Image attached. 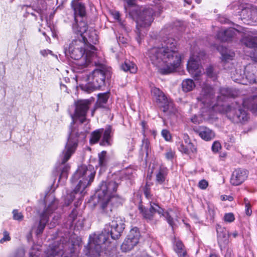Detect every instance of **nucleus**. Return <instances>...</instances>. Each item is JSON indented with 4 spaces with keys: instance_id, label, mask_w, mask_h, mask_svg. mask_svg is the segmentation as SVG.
Wrapping results in <instances>:
<instances>
[{
    "instance_id": "43",
    "label": "nucleus",
    "mask_w": 257,
    "mask_h": 257,
    "mask_svg": "<svg viewBox=\"0 0 257 257\" xmlns=\"http://www.w3.org/2000/svg\"><path fill=\"white\" fill-rule=\"evenodd\" d=\"M78 212L76 208H73L69 215V220L73 223L76 219Z\"/></svg>"
},
{
    "instance_id": "19",
    "label": "nucleus",
    "mask_w": 257,
    "mask_h": 257,
    "mask_svg": "<svg viewBox=\"0 0 257 257\" xmlns=\"http://www.w3.org/2000/svg\"><path fill=\"white\" fill-rule=\"evenodd\" d=\"M238 30L230 28L227 29H221L216 35L217 38L221 41L225 42L229 41L234 36L239 33Z\"/></svg>"
},
{
    "instance_id": "45",
    "label": "nucleus",
    "mask_w": 257,
    "mask_h": 257,
    "mask_svg": "<svg viewBox=\"0 0 257 257\" xmlns=\"http://www.w3.org/2000/svg\"><path fill=\"white\" fill-rule=\"evenodd\" d=\"M206 74L208 77L213 79L216 78V74L213 72V69L212 66H209L206 69Z\"/></svg>"
},
{
    "instance_id": "7",
    "label": "nucleus",
    "mask_w": 257,
    "mask_h": 257,
    "mask_svg": "<svg viewBox=\"0 0 257 257\" xmlns=\"http://www.w3.org/2000/svg\"><path fill=\"white\" fill-rule=\"evenodd\" d=\"M154 11L150 7L136 8L130 13L131 16L136 23V33L138 38L141 39L146 33V29L149 27L153 22ZM139 42V40L138 39Z\"/></svg>"
},
{
    "instance_id": "6",
    "label": "nucleus",
    "mask_w": 257,
    "mask_h": 257,
    "mask_svg": "<svg viewBox=\"0 0 257 257\" xmlns=\"http://www.w3.org/2000/svg\"><path fill=\"white\" fill-rule=\"evenodd\" d=\"M96 68L88 75V82L81 85V89L88 93L99 89L110 82L111 68L101 64H96Z\"/></svg>"
},
{
    "instance_id": "63",
    "label": "nucleus",
    "mask_w": 257,
    "mask_h": 257,
    "mask_svg": "<svg viewBox=\"0 0 257 257\" xmlns=\"http://www.w3.org/2000/svg\"><path fill=\"white\" fill-rule=\"evenodd\" d=\"M42 34L46 37V40L48 41V39L50 40V38L46 35L45 32H43Z\"/></svg>"
},
{
    "instance_id": "37",
    "label": "nucleus",
    "mask_w": 257,
    "mask_h": 257,
    "mask_svg": "<svg viewBox=\"0 0 257 257\" xmlns=\"http://www.w3.org/2000/svg\"><path fill=\"white\" fill-rule=\"evenodd\" d=\"M113 19L116 20V21L118 23L119 25L124 31L126 30L124 22L121 21V19L120 18L119 13L118 12H115L114 13H113Z\"/></svg>"
},
{
    "instance_id": "23",
    "label": "nucleus",
    "mask_w": 257,
    "mask_h": 257,
    "mask_svg": "<svg viewBox=\"0 0 257 257\" xmlns=\"http://www.w3.org/2000/svg\"><path fill=\"white\" fill-rule=\"evenodd\" d=\"M187 69L189 72L194 77L197 78L200 76L201 73L198 62L191 57L187 63Z\"/></svg>"
},
{
    "instance_id": "10",
    "label": "nucleus",
    "mask_w": 257,
    "mask_h": 257,
    "mask_svg": "<svg viewBox=\"0 0 257 257\" xmlns=\"http://www.w3.org/2000/svg\"><path fill=\"white\" fill-rule=\"evenodd\" d=\"M71 7L74 12L75 20V23L72 26L73 32H85L88 29L85 4L82 0H72Z\"/></svg>"
},
{
    "instance_id": "14",
    "label": "nucleus",
    "mask_w": 257,
    "mask_h": 257,
    "mask_svg": "<svg viewBox=\"0 0 257 257\" xmlns=\"http://www.w3.org/2000/svg\"><path fill=\"white\" fill-rule=\"evenodd\" d=\"M76 37L80 39V41L85 43V46L91 50H96L94 45L98 42V37L95 31L88 30V29L85 32H73Z\"/></svg>"
},
{
    "instance_id": "48",
    "label": "nucleus",
    "mask_w": 257,
    "mask_h": 257,
    "mask_svg": "<svg viewBox=\"0 0 257 257\" xmlns=\"http://www.w3.org/2000/svg\"><path fill=\"white\" fill-rule=\"evenodd\" d=\"M151 92H152V94L156 98L157 97L159 96V95L160 94H162V91L160 89H159L157 87H154V88H152Z\"/></svg>"
},
{
    "instance_id": "61",
    "label": "nucleus",
    "mask_w": 257,
    "mask_h": 257,
    "mask_svg": "<svg viewBox=\"0 0 257 257\" xmlns=\"http://www.w3.org/2000/svg\"><path fill=\"white\" fill-rule=\"evenodd\" d=\"M40 53L43 56H46L48 55V50H42V51H41Z\"/></svg>"
},
{
    "instance_id": "46",
    "label": "nucleus",
    "mask_w": 257,
    "mask_h": 257,
    "mask_svg": "<svg viewBox=\"0 0 257 257\" xmlns=\"http://www.w3.org/2000/svg\"><path fill=\"white\" fill-rule=\"evenodd\" d=\"M175 154V152L171 149H170L165 153V157L168 160H172L174 157Z\"/></svg>"
},
{
    "instance_id": "55",
    "label": "nucleus",
    "mask_w": 257,
    "mask_h": 257,
    "mask_svg": "<svg viewBox=\"0 0 257 257\" xmlns=\"http://www.w3.org/2000/svg\"><path fill=\"white\" fill-rule=\"evenodd\" d=\"M149 142L146 139H144L143 140V143H142V147H144V148L146 150H148V149H149Z\"/></svg>"
},
{
    "instance_id": "41",
    "label": "nucleus",
    "mask_w": 257,
    "mask_h": 257,
    "mask_svg": "<svg viewBox=\"0 0 257 257\" xmlns=\"http://www.w3.org/2000/svg\"><path fill=\"white\" fill-rule=\"evenodd\" d=\"M244 205H245V213L247 216H250L252 213V210L251 209V205L247 198L244 199Z\"/></svg>"
},
{
    "instance_id": "20",
    "label": "nucleus",
    "mask_w": 257,
    "mask_h": 257,
    "mask_svg": "<svg viewBox=\"0 0 257 257\" xmlns=\"http://www.w3.org/2000/svg\"><path fill=\"white\" fill-rule=\"evenodd\" d=\"M157 101L160 103L163 108L164 112H172L174 111V104L172 101L168 98L162 92V94L156 98Z\"/></svg>"
},
{
    "instance_id": "39",
    "label": "nucleus",
    "mask_w": 257,
    "mask_h": 257,
    "mask_svg": "<svg viewBox=\"0 0 257 257\" xmlns=\"http://www.w3.org/2000/svg\"><path fill=\"white\" fill-rule=\"evenodd\" d=\"M123 201L124 200L121 197L113 193V206H119L122 204Z\"/></svg>"
},
{
    "instance_id": "38",
    "label": "nucleus",
    "mask_w": 257,
    "mask_h": 257,
    "mask_svg": "<svg viewBox=\"0 0 257 257\" xmlns=\"http://www.w3.org/2000/svg\"><path fill=\"white\" fill-rule=\"evenodd\" d=\"M13 219L15 220L21 221L24 219V215L22 212H19L18 209H14L12 212Z\"/></svg>"
},
{
    "instance_id": "21",
    "label": "nucleus",
    "mask_w": 257,
    "mask_h": 257,
    "mask_svg": "<svg viewBox=\"0 0 257 257\" xmlns=\"http://www.w3.org/2000/svg\"><path fill=\"white\" fill-rule=\"evenodd\" d=\"M124 221L120 217H117L113 220V239L120 236L124 229Z\"/></svg>"
},
{
    "instance_id": "26",
    "label": "nucleus",
    "mask_w": 257,
    "mask_h": 257,
    "mask_svg": "<svg viewBox=\"0 0 257 257\" xmlns=\"http://www.w3.org/2000/svg\"><path fill=\"white\" fill-rule=\"evenodd\" d=\"M45 213L46 212H42L40 214V220L36 230V234L37 236L42 234L49 221L48 216L46 215Z\"/></svg>"
},
{
    "instance_id": "50",
    "label": "nucleus",
    "mask_w": 257,
    "mask_h": 257,
    "mask_svg": "<svg viewBox=\"0 0 257 257\" xmlns=\"http://www.w3.org/2000/svg\"><path fill=\"white\" fill-rule=\"evenodd\" d=\"M187 149V145H184L183 143H180L178 146L179 150L185 154H188V150Z\"/></svg>"
},
{
    "instance_id": "4",
    "label": "nucleus",
    "mask_w": 257,
    "mask_h": 257,
    "mask_svg": "<svg viewBox=\"0 0 257 257\" xmlns=\"http://www.w3.org/2000/svg\"><path fill=\"white\" fill-rule=\"evenodd\" d=\"M112 225H105L100 234H90L88 243L83 248L87 257H111L112 253Z\"/></svg>"
},
{
    "instance_id": "18",
    "label": "nucleus",
    "mask_w": 257,
    "mask_h": 257,
    "mask_svg": "<svg viewBox=\"0 0 257 257\" xmlns=\"http://www.w3.org/2000/svg\"><path fill=\"white\" fill-rule=\"evenodd\" d=\"M240 15L243 16L244 19H246L251 25L257 24V8L251 7H247L241 12Z\"/></svg>"
},
{
    "instance_id": "49",
    "label": "nucleus",
    "mask_w": 257,
    "mask_h": 257,
    "mask_svg": "<svg viewBox=\"0 0 257 257\" xmlns=\"http://www.w3.org/2000/svg\"><path fill=\"white\" fill-rule=\"evenodd\" d=\"M221 149V145L219 142L215 141L212 146V150L214 152H217Z\"/></svg>"
},
{
    "instance_id": "28",
    "label": "nucleus",
    "mask_w": 257,
    "mask_h": 257,
    "mask_svg": "<svg viewBox=\"0 0 257 257\" xmlns=\"http://www.w3.org/2000/svg\"><path fill=\"white\" fill-rule=\"evenodd\" d=\"M110 158L107 155L106 151H103L98 154V164L102 169H105L108 166Z\"/></svg>"
},
{
    "instance_id": "32",
    "label": "nucleus",
    "mask_w": 257,
    "mask_h": 257,
    "mask_svg": "<svg viewBox=\"0 0 257 257\" xmlns=\"http://www.w3.org/2000/svg\"><path fill=\"white\" fill-rule=\"evenodd\" d=\"M137 244L135 240L133 241L126 238L121 245V249L122 251L127 252L132 250Z\"/></svg>"
},
{
    "instance_id": "22",
    "label": "nucleus",
    "mask_w": 257,
    "mask_h": 257,
    "mask_svg": "<svg viewBox=\"0 0 257 257\" xmlns=\"http://www.w3.org/2000/svg\"><path fill=\"white\" fill-rule=\"evenodd\" d=\"M195 132L199 135L203 140L208 141L215 137L214 133L210 128L201 126L195 130Z\"/></svg>"
},
{
    "instance_id": "62",
    "label": "nucleus",
    "mask_w": 257,
    "mask_h": 257,
    "mask_svg": "<svg viewBox=\"0 0 257 257\" xmlns=\"http://www.w3.org/2000/svg\"><path fill=\"white\" fill-rule=\"evenodd\" d=\"M141 125H142V126L143 129L144 130V129H145V125H146V122H145V121H142V122H141Z\"/></svg>"
},
{
    "instance_id": "16",
    "label": "nucleus",
    "mask_w": 257,
    "mask_h": 257,
    "mask_svg": "<svg viewBox=\"0 0 257 257\" xmlns=\"http://www.w3.org/2000/svg\"><path fill=\"white\" fill-rule=\"evenodd\" d=\"M248 173L245 169H237L232 173L230 182L233 186L241 184L247 178Z\"/></svg>"
},
{
    "instance_id": "59",
    "label": "nucleus",
    "mask_w": 257,
    "mask_h": 257,
    "mask_svg": "<svg viewBox=\"0 0 257 257\" xmlns=\"http://www.w3.org/2000/svg\"><path fill=\"white\" fill-rule=\"evenodd\" d=\"M60 86L61 90H64L65 92H67V88L66 85L62 84V82H61Z\"/></svg>"
},
{
    "instance_id": "13",
    "label": "nucleus",
    "mask_w": 257,
    "mask_h": 257,
    "mask_svg": "<svg viewBox=\"0 0 257 257\" xmlns=\"http://www.w3.org/2000/svg\"><path fill=\"white\" fill-rule=\"evenodd\" d=\"M111 132L112 127L110 125H107L105 128H99L93 131L90 135L89 144L93 145L99 142L100 146H110V140Z\"/></svg>"
},
{
    "instance_id": "54",
    "label": "nucleus",
    "mask_w": 257,
    "mask_h": 257,
    "mask_svg": "<svg viewBox=\"0 0 257 257\" xmlns=\"http://www.w3.org/2000/svg\"><path fill=\"white\" fill-rule=\"evenodd\" d=\"M117 41L118 43L125 44L126 43L127 40L126 38H124L123 37H121L120 36L117 38Z\"/></svg>"
},
{
    "instance_id": "31",
    "label": "nucleus",
    "mask_w": 257,
    "mask_h": 257,
    "mask_svg": "<svg viewBox=\"0 0 257 257\" xmlns=\"http://www.w3.org/2000/svg\"><path fill=\"white\" fill-rule=\"evenodd\" d=\"M174 248L179 257H186V251L184 245L181 241H176Z\"/></svg>"
},
{
    "instance_id": "3",
    "label": "nucleus",
    "mask_w": 257,
    "mask_h": 257,
    "mask_svg": "<svg viewBox=\"0 0 257 257\" xmlns=\"http://www.w3.org/2000/svg\"><path fill=\"white\" fill-rule=\"evenodd\" d=\"M213 88L209 85L205 84L202 87L200 96L197 97L198 103L203 104L204 107L212 108L214 111L225 114L230 121L234 123H243L248 119L247 111L241 105L242 103L237 102H232L230 104H212V99L214 95Z\"/></svg>"
},
{
    "instance_id": "2",
    "label": "nucleus",
    "mask_w": 257,
    "mask_h": 257,
    "mask_svg": "<svg viewBox=\"0 0 257 257\" xmlns=\"http://www.w3.org/2000/svg\"><path fill=\"white\" fill-rule=\"evenodd\" d=\"M160 44L148 51V56L152 63L158 68L162 74L174 72L179 66L181 57L178 51L176 41L172 38L163 37Z\"/></svg>"
},
{
    "instance_id": "36",
    "label": "nucleus",
    "mask_w": 257,
    "mask_h": 257,
    "mask_svg": "<svg viewBox=\"0 0 257 257\" xmlns=\"http://www.w3.org/2000/svg\"><path fill=\"white\" fill-rule=\"evenodd\" d=\"M184 140L185 143L187 145V150H188V154H189L190 153H195L196 151V149L195 148L193 144L190 142L189 140L188 136L187 135L184 136Z\"/></svg>"
},
{
    "instance_id": "12",
    "label": "nucleus",
    "mask_w": 257,
    "mask_h": 257,
    "mask_svg": "<svg viewBox=\"0 0 257 257\" xmlns=\"http://www.w3.org/2000/svg\"><path fill=\"white\" fill-rule=\"evenodd\" d=\"M144 217L149 220H151L156 213L159 215L164 216L168 224L172 228L175 225L174 221L177 220L179 217V213L176 210L169 209L166 212H164V210L158 204L150 202V208L149 210H142Z\"/></svg>"
},
{
    "instance_id": "52",
    "label": "nucleus",
    "mask_w": 257,
    "mask_h": 257,
    "mask_svg": "<svg viewBox=\"0 0 257 257\" xmlns=\"http://www.w3.org/2000/svg\"><path fill=\"white\" fill-rule=\"evenodd\" d=\"M12 257H25V252L22 250H18Z\"/></svg>"
},
{
    "instance_id": "44",
    "label": "nucleus",
    "mask_w": 257,
    "mask_h": 257,
    "mask_svg": "<svg viewBox=\"0 0 257 257\" xmlns=\"http://www.w3.org/2000/svg\"><path fill=\"white\" fill-rule=\"evenodd\" d=\"M3 237L0 239L1 243H3L5 242L10 241L11 240L10 233L8 231L5 230L3 232Z\"/></svg>"
},
{
    "instance_id": "29",
    "label": "nucleus",
    "mask_w": 257,
    "mask_h": 257,
    "mask_svg": "<svg viewBox=\"0 0 257 257\" xmlns=\"http://www.w3.org/2000/svg\"><path fill=\"white\" fill-rule=\"evenodd\" d=\"M218 50L220 52L222 60L224 62H227L231 60L235 56V53L233 51L228 50L226 48H221V50L220 48H218Z\"/></svg>"
},
{
    "instance_id": "5",
    "label": "nucleus",
    "mask_w": 257,
    "mask_h": 257,
    "mask_svg": "<svg viewBox=\"0 0 257 257\" xmlns=\"http://www.w3.org/2000/svg\"><path fill=\"white\" fill-rule=\"evenodd\" d=\"M96 172L92 166L85 165L78 166L72 175L70 181L72 184L76 185L74 189L66 197L67 204H70L75 198L80 199L85 194V189L93 181Z\"/></svg>"
},
{
    "instance_id": "24",
    "label": "nucleus",
    "mask_w": 257,
    "mask_h": 257,
    "mask_svg": "<svg viewBox=\"0 0 257 257\" xmlns=\"http://www.w3.org/2000/svg\"><path fill=\"white\" fill-rule=\"evenodd\" d=\"M109 93L107 92L100 93L98 95V99L93 109L91 110V115L93 116L96 109L99 108H105V104L107 102Z\"/></svg>"
},
{
    "instance_id": "9",
    "label": "nucleus",
    "mask_w": 257,
    "mask_h": 257,
    "mask_svg": "<svg viewBox=\"0 0 257 257\" xmlns=\"http://www.w3.org/2000/svg\"><path fill=\"white\" fill-rule=\"evenodd\" d=\"M75 242L63 239L50 244L46 251V257H72L75 252Z\"/></svg>"
},
{
    "instance_id": "64",
    "label": "nucleus",
    "mask_w": 257,
    "mask_h": 257,
    "mask_svg": "<svg viewBox=\"0 0 257 257\" xmlns=\"http://www.w3.org/2000/svg\"><path fill=\"white\" fill-rule=\"evenodd\" d=\"M209 257H217L215 254L211 253L210 254Z\"/></svg>"
},
{
    "instance_id": "11",
    "label": "nucleus",
    "mask_w": 257,
    "mask_h": 257,
    "mask_svg": "<svg viewBox=\"0 0 257 257\" xmlns=\"http://www.w3.org/2000/svg\"><path fill=\"white\" fill-rule=\"evenodd\" d=\"M72 42L69 44L68 49H64V53L66 56L70 57L75 60H81L78 62V65L82 67L86 66V56H84L85 52V43L81 42L80 39L75 37Z\"/></svg>"
},
{
    "instance_id": "57",
    "label": "nucleus",
    "mask_w": 257,
    "mask_h": 257,
    "mask_svg": "<svg viewBox=\"0 0 257 257\" xmlns=\"http://www.w3.org/2000/svg\"><path fill=\"white\" fill-rule=\"evenodd\" d=\"M208 213L209 214L210 218L213 219L215 214L214 210L213 209L208 207Z\"/></svg>"
},
{
    "instance_id": "30",
    "label": "nucleus",
    "mask_w": 257,
    "mask_h": 257,
    "mask_svg": "<svg viewBox=\"0 0 257 257\" xmlns=\"http://www.w3.org/2000/svg\"><path fill=\"white\" fill-rule=\"evenodd\" d=\"M219 92L222 96L227 97H235L238 94V91L236 90L225 87L221 88Z\"/></svg>"
},
{
    "instance_id": "15",
    "label": "nucleus",
    "mask_w": 257,
    "mask_h": 257,
    "mask_svg": "<svg viewBox=\"0 0 257 257\" xmlns=\"http://www.w3.org/2000/svg\"><path fill=\"white\" fill-rule=\"evenodd\" d=\"M256 73V66L253 64H248L244 68L242 80H241L239 82L245 85H247L248 83H257Z\"/></svg>"
},
{
    "instance_id": "8",
    "label": "nucleus",
    "mask_w": 257,
    "mask_h": 257,
    "mask_svg": "<svg viewBox=\"0 0 257 257\" xmlns=\"http://www.w3.org/2000/svg\"><path fill=\"white\" fill-rule=\"evenodd\" d=\"M92 199L96 198L102 212L109 214L112 210V184L110 181H102Z\"/></svg>"
},
{
    "instance_id": "34",
    "label": "nucleus",
    "mask_w": 257,
    "mask_h": 257,
    "mask_svg": "<svg viewBox=\"0 0 257 257\" xmlns=\"http://www.w3.org/2000/svg\"><path fill=\"white\" fill-rule=\"evenodd\" d=\"M140 236V234L139 229L137 227H134L130 231L126 238L133 241L135 240L136 241V243L138 244Z\"/></svg>"
},
{
    "instance_id": "1",
    "label": "nucleus",
    "mask_w": 257,
    "mask_h": 257,
    "mask_svg": "<svg viewBox=\"0 0 257 257\" xmlns=\"http://www.w3.org/2000/svg\"><path fill=\"white\" fill-rule=\"evenodd\" d=\"M92 101L91 99L78 100L75 103L74 113L71 114L72 121L69 126L67 142L64 149L60 155V160L52 172L54 183L57 177L59 182L60 180L65 181L68 178L70 166L66 162L75 152L79 138H82L84 139L86 137L85 134L83 132H79L78 126L75 125V121L78 119L80 124H82L86 120V114Z\"/></svg>"
},
{
    "instance_id": "47",
    "label": "nucleus",
    "mask_w": 257,
    "mask_h": 257,
    "mask_svg": "<svg viewBox=\"0 0 257 257\" xmlns=\"http://www.w3.org/2000/svg\"><path fill=\"white\" fill-rule=\"evenodd\" d=\"M144 193L147 198H150L151 197V192H150V185L148 184V183H147L146 184L145 186L144 187Z\"/></svg>"
},
{
    "instance_id": "42",
    "label": "nucleus",
    "mask_w": 257,
    "mask_h": 257,
    "mask_svg": "<svg viewBox=\"0 0 257 257\" xmlns=\"http://www.w3.org/2000/svg\"><path fill=\"white\" fill-rule=\"evenodd\" d=\"M161 135L166 141H170L172 139L171 134L167 130H163L161 132Z\"/></svg>"
},
{
    "instance_id": "60",
    "label": "nucleus",
    "mask_w": 257,
    "mask_h": 257,
    "mask_svg": "<svg viewBox=\"0 0 257 257\" xmlns=\"http://www.w3.org/2000/svg\"><path fill=\"white\" fill-rule=\"evenodd\" d=\"M224 257H232L231 250H228L225 253Z\"/></svg>"
},
{
    "instance_id": "51",
    "label": "nucleus",
    "mask_w": 257,
    "mask_h": 257,
    "mask_svg": "<svg viewBox=\"0 0 257 257\" xmlns=\"http://www.w3.org/2000/svg\"><path fill=\"white\" fill-rule=\"evenodd\" d=\"M208 185V182L205 180H201L199 181L198 186L201 189H205Z\"/></svg>"
},
{
    "instance_id": "56",
    "label": "nucleus",
    "mask_w": 257,
    "mask_h": 257,
    "mask_svg": "<svg viewBox=\"0 0 257 257\" xmlns=\"http://www.w3.org/2000/svg\"><path fill=\"white\" fill-rule=\"evenodd\" d=\"M38 255L37 254V251L35 250L33 248L29 252V257H38Z\"/></svg>"
},
{
    "instance_id": "58",
    "label": "nucleus",
    "mask_w": 257,
    "mask_h": 257,
    "mask_svg": "<svg viewBox=\"0 0 257 257\" xmlns=\"http://www.w3.org/2000/svg\"><path fill=\"white\" fill-rule=\"evenodd\" d=\"M125 2L129 6H134L136 4V0H125Z\"/></svg>"
},
{
    "instance_id": "40",
    "label": "nucleus",
    "mask_w": 257,
    "mask_h": 257,
    "mask_svg": "<svg viewBox=\"0 0 257 257\" xmlns=\"http://www.w3.org/2000/svg\"><path fill=\"white\" fill-rule=\"evenodd\" d=\"M223 219L225 222H228V223H231L235 220V217L233 213H225Z\"/></svg>"
},
{
    "instance_id": "17",
    "label": "nucleus",
    "mask_w": 257,
    "mask_h": 257,
    "mask_svg": "<svg viewBox=\"0 0 257 257\" xmlns=\"http://www.w3.org/2000/svg\"><path fill=\"white\" fill-rule=\"evenodd\" d=\"M216 228L217 233L218 242L222 249V248H225L229 242V232L225 227H222L220 225H217Z\"/></svg>"
},
{
    "instance_id": "53",
    "label": "nucleus",
    "mask_w": 257,
    "mask_h": 257,
    "mask_svg": "<svg viewBox=\"0 0 257 257\" xmlns=\"http://www.w3.org/2000/svg\"><path fill=\"white\" fill-rule=\"evenodd\" d=\"M121 174L123 175H126L125 177L128 179H130V175H131L133 174V171L131 169H129L126 170L122 171L121 172Z\"/></svg>"
},
{
    "instance_id": "25",
    "label": "nucleus",
    "mask_w": 257,
    "mask_h": 257,
    "mask_svg": "<svg viewBox=\"0 0 257 257\" xmlns=\"http://www.w3.org/2000/svg\"><path fill=\"white\" fill-rule=\"evenodd\" d=\"M168 174V169L164 166H161L156 173V183L163 184L164 183Z\"/></svg>"
},
{
    "instance_id": "27",
    "label": "nucleus",
    "mask_w": 257,
    "mask_h": 257,
    "mask_svg": "<svg viewBox=\"0 0 257 257\" xmlns=\"http://www.w3.org/2000/svg\"><path fill=\"white\" fill-rule=\"evenodd\" d=\"M120 67L124 72L129 71L131 73H136L138 69L136 65L134 63L127 60H125L123 63H122Z\"/></svg>"
},
{
    "instance_id": "35",
    "label": "nucleus",
    "mask_w": 257,
    "mask_h": 257,
    "mask_svg": "<svg viewBox=\"0 0 257 257\" xmlns=\"http://www.w3.org/2000/svg\"><path fill=\"white\" fill-rule=\"evenodd\" d=\"M195 85L193 80L186 79L182 83V89L185 92H189L193 90Z\"/></svg>"
},
{
    "instance_id": "33",
    "label": "nucleus",
    "mask_w": 257,
    "mask_h": 257,
    "mask_svg": "<svg viewBox=\"0 0 257 257\" xmlns=\"http://www.w3.org/2000/svg\"><path fill=\"white\" fill-rule=\"evenodd\" d=\"M58 205V200L55 198H53L51 203L48 205V206L45 209L43 212H46V215H49L53 213V212L57 208Z\"/></svg>"
}]
</instances>
